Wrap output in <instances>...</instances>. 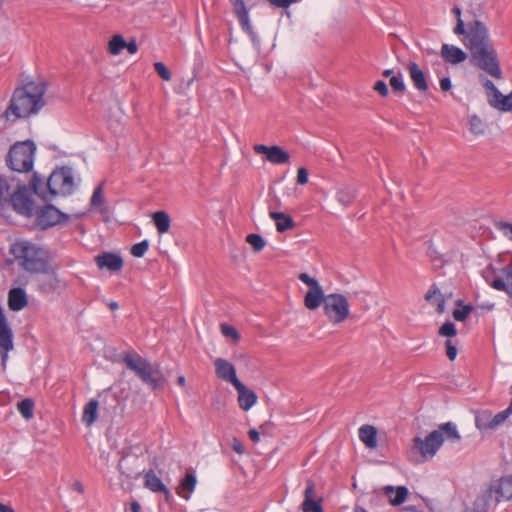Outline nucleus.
<instances>
[{
	"mask_svg": "<svg viewBox=\"0 0 512 512\" xmlns=\"http://www.w3.org/2000/svg\"><path fill=\"white\" fill-rule=\"evenodd\" d=\"M47 86L45 82H28L16 88L4 111V117L8 121L28 118L37 114L45 105L44 95Z\"/></svg>",
	"mask_w": 512,
	"mask_h": 512,
	"instance_id": "nucleus-1",
	"label": "nucleus"
},
{
	"mask_svg": "<svg viewBox=\"0 0 512 512\" xmlns=\"http://www.w3.org/2000/svg\"><path fill=\"white\" fill-rule=\"evenodd\" d=\"M13 252L26 272L32 274H49L51 272L49 253L44 248L29 242H21L15 245Z\"/></svg>",
	"mask_w": 512,
	"mask_h": 512,
	"instance_id": "nucleus-2",
	"label": "nucleus"
},
{
	"mask_svg": "<svg viewBox=\"0 0 512 512\" xmlns=\"http://www.w3.org/2000/svg\"><path fill=\"white\" fill-rule=\"evenodd\" d=\"M445 439L452 442H459L461 440L457 426L453 422L440 424L438 429L430 432L424 439L415 437L413 441L414 446L425 459H432Z\"/></svg>",
	"mask_w": 512,
	"mask_h": 512,
	"instance_id": "nucleus-3",
	"label": "nucleus"
},
{
	"mask_svg": "<svg viewBox=\"0 0 512 512\" xmlns=\"http://www.w3.org/2000/svg\"><path fill=\"white\" fill-rule=\"evenodd\" d=\"M123 362L128 369L152 390L160 389L165 384L164 375L158 364H152L148 359L136 353H126Z\"/></svg>",
	"mask_w": 512,
	"mask_h": 512,
	"instance_id": "nucleus-4",
	"label": "nucleus"
},
{
	"mask_svg": "<svg viewBox=\"0 0 512 512\" xmlns=\"http://www.w3.org/2000/svg\"><path fill=\"white\" fill-rule=\"evenodd\" d=\"M471 62L495 79H502L503 73L496 49L492 43L470 51Z\"/></svg>",
	"mask_w": 512,
	"mask_h": 512,
	"instance_id": "nucleus-5",
	"label": "nucleus"
},
{
	"mask_svg": "<svg viewBox=\"0 0 512 512\" xmlns=\"http://www.w3.org/2000/svg\"><path fill=\"white\" fill-rule=\"evenodd\" d=\"M35 150V144L31 140L14 144L8 153V166L17 172L30 171L33 168Z\"/></svg>",
	"mask_w": 512,
	"mask_h": 512,
	"instance_id": "nucleus-6",
	"label": "nucleus"
},
{
	"mask_svg": "<svg viewBox=\"0 0 512 512\" xmlns=\"http://www.w3.org/2000/svg\"><path fill=\"white\" fill-rule=\"evenodd\" d=\"M323 311L331 323H342L349 316L348 299L340 293L328 294L326 295Z\"/></svg>",
	"mask_w": 512,
	"mask_h": 512,
	"instance_id": "nucleus-7",
	"label": "nucleus"
},
{
	"mask_svg": "<svg viewBox=\"0 0 512 512\" xmlns=\"http://www.w3.org/2000/svg\"><path fill=\"white\" fill-rule=\"evenodd\" d=\"M47 187L51 197L68 195L74 190V179L71 168L63 167L51 173L47 179Z\"/></svg>",
	"mask_w": 512,
	"mask_h": 512,
	"instance_id": "nucleus-8",
	"label": "nucleus"
},
{
	"mask_svg": "<svg viewBox=\"0 0 512 512\" xmlns=\"http://www.w3.org/2000/svg\"><path fill=\"white\" fill-rule=\"evenodd\" d=\"M462 42L469 51L485 46L491 43L489 30L486 25L479 20L470 21L468 22L466 37H463Z\"/></svg>",
	"mask_w": 512,
	"mask_h": 512,
	"instance_id": "nucleus-9",
	"label": "nucleus"
},
{
	"mask_svg": "<svg viewBox=\"0 0 512 512\" xmlns=\"http://www.w3.org/2000/svg\"><path fill=\"white\" fill-rule=\"evenodd\" d=\"M35 225L41 230H46L55 225L69 220V216L55 206L47 204L34 212Z\"/></svg>",
	"mask_w": 512,
	"mask_h": 512,
	"instance_id": "nucleus-10",
	"label": "nucleus"
},
{
	"mask_svg": "<svg viewBox=\"0 0 512 512\" xmlns=\"http://www.w3.org/2000/svg\"><path fill=\"white\" fill-rule=\"evenodd\" d=\"M298 278L309 286V290L304 297L305 307L309 310H316L321 305L324 306L326 295L318 281L307 273H301Z\"/></svg>",
	"mask_w": 512,
	"mask_h": 512,
	"instance_id": "nucleus-11",
	"label": "nucleus"
},
{
	"mask_svg": "<svg viewBox=\"0 0 512 512\" xmlns=\"http://www.w3.org/2000/svg\"><path fill=\"white\" fill-rule=\"evenodd\" d=\"M9 206H12L14 211L25 217L30 218L34 215V201L26 188H19L11 193Z\"/></svg>",
	"mask_w": 512,
	"mask_h": 512,
	"instance_id": "nucleus-12",
	"label": "nucleus"
},
{
	"mask_svg": "<svg viewBox=\"0 0 512 512\" xmlns=\"http://www.w3.org/2000/svg\"><path fill=\"white\" fill-rule=\"evenodd\" d=\"M13 333L9 327L3 308L0 306V355L3 368L8 360V353L13 350Z\"/></svg>",
	"mask_w": 512,
	"mask_h": 512,
	"instance_id": "nucleus-13",
	"label": "nucleus"
},
{
	"mask_svg": "<svg viewBox=\"0 0 512 512\" xmlns=\"http://www.w3.org/2000/svg\"><path fill=\"white\" fill-rule=\"evenodd\" d=\"M253 150L256 154L265 155V159L276 165L284 164L289 162V154L280 146H266L264 144H256L253 147Z\"/></svg>",
	"mask_w": 512,
	"mask_h": 512,
	"instance_id": "nucleus-14",
	"label": "nucleus"
},
{
	"mask_svg": "<svg viewBox=\"0 0 512 512\" xmlns=\"http://www.w3.org/2000/svg\"><path fill=\"white\" fill-rule=\"evenodd\" d=\"M216 376L233 386H236L241 381L237 378L235 366L223 358H217L214 361Z\"/></svg>",
	"mask_w": 512,
	"mask_h": 512,
	"instance_id": "nucleus-15",
	"label": "nucleus"
},
{
	"mask_svg": "<svg viewBox=\"0 0 512 512\" xmlns=\"http://www.w3.org/2000/svg\"><path fill=\"white\" fill-rule=\"evenodd\" d=\"M407 70L414 88L420 93L428 92L429 85L427 76L420 66L416 62L411 61L407 64Z\"/></svg>",
	"mask_w": 512,
	"mask_h": 512,
	"instance_id": "nucleus-16",
	"label": "nucleus"
},
{
	"mask_svg": "<svg viewBox=\"0 0 512 512\" xmlns=\"http://www.w3.org/2000/svg\"><path fill=\"white\" fill-rule=\"evenodd\" d=\"M231 3L233 6L234 14L237 17L242 30L249 36L254 37L255 33L250 24L249 11L244 0H231Z\"/></svg>",
	"mask_w": 512,
	"mask_h": 512,
	"instance_id": "nucleus-17",
	"label": "nucleus"
},
{
	"mask_svg": "<svg viewBox=\"0 0 512 512\" xmlns=\"http://www.w3.org/2000/svg\"><path fill=\"white\" fill-rule=\"evenodd\" d=\"M95 262L100 269H107L111 272L120 271L123 267L121 256L111 252H104L96 256Z\"/></svg>",
	"mask_w": 512,
	"mask_h": 512,
	"instance_id": "nucleus-18",
	"label": "nucleus"
},
{
	"mask_svg": "<svg viewBox=\"0 0 512 512\" xmlns=\"http://www.w3.org/2000/svg\"><path fill=\"white\" fill-rule=\"evenodd\" d=\"M234 388L238 392V403L242 410L248 411L257 402V395L254 391L248 389L242 382L238 383Z\"/></svg>",
	"mask_w": 512,
	"mask_h": 512,
	"instance_id": "nucleus-19",
	"label": "nucleus"
},
{
	"mask_svg": "<svg viewBox=\"0 0 512 512\" xmlns=\"http://www.w3.org/2000/svg\"><path fill=\"white\" fill-rule=\"evenodd\" d=\"M502 277H496L490 282V286L498 291L506 292L512 298V265L502 270Z\"/></svg>",
	"mask_w": 512,
	"mask_h": 512,
	"instance_id": "nucleus-20",
	"label": "nucleus"
},
{
	"mask_svg": "<svg viewBox=\"0 0 512 512\" xmlns=\"http://www.w3.org/2000/svg\"><path fill=\"white\" fill-rule=\"evenodd\" d=\"M441 56L447 63L450 64H459L467 59L466 52H464L461 48L450 44L442 45Z\"/></svg>",
	"mask_w": 512,
	"mask_h": 512,
	"instance_id": "nucleus-21",
	"label": "nucleus"
},
{
	"mask_svg": "<svg viewBox=\"0 0 512 512\" xmlns=\"http://www.w3.org/2000/svg\"><path fill=\"white\" fill-rule=\"evenodd\" d=\"M144 486L152 492L163 493L168 499L171 496L169 489L163 484L161 479L155 474L154 470L150 469L144 475Z\"/></svg>",
	"mask_w": 512,
	"mask_h": 512,
	"instance_id": "nucleus-22",
	"label": "nucleus"
},
{
	"mask_svg": "<svg viewBox=\"0 0 512 512\" xmlns=\"http://www.w3.org/2000/svg\"><path fill=\"white\" fill-rule=\"evenodd\" d=\"M383 493L385 496L388 497L389 503L392 506H399L405 502L409 494V491L408 488L405 486H398L395 489L393 486L387 485L383 487Z\"/></svg>",
	"mask_w": 512,
	"mask_h": 512,
	"instance_id": "nucleus-23",
	"label": "nucleus"
},
{
	"mask_svg": "<svg viewBox=\"0 0 512 512\" xmlns=\"http://www.w3.org/2000/svg\"><path fill=\"white\" fill-rule=\"evenodd\" d=\"M28 304L27 294L23 288H12L8 293V306L12 311H20Z\"/></svg>",
	"mask_w": 512,
	"mask_h": 512,
	"instance_id": "nucleus-24",
	"label": "nucleus"
},
{
	"mask_svg": "<svg viewBox=\"0 0 512 512\" xmlns=\"http://www.w3.org/2000/svg\"><path fill=\"white\" fill-rule=\"evenodd\" d=\"M196 484V475L193 472H187L181 480L176 492L181 498L189 500L191 498V494L195 490Z\"/></svg>",
	"mask_w": 512,
	"mask_h": 512,
	"instance_id": "nucleus-25",
	"label": "nucleus"
},
{
	"mask_svg": "<svg viewBox=\"0 0 512 512\" xmlns=\"http://www.w3.org/2000/svg\"><path fill=\"white\" fill-rule=\"evenodd\" d=\"M494 491L498 495L496 497L498 502L502 499L512 500V474L510 476L502 477L494 486Z\"/></svg>",
	"mask_w": 512,
	"mask_h": 512,
	"instance_id": "nucleus-26",
	"label": "nucleus"
},
{
	"mask_svg": "<svg viewBox=\"0 0 512 512\" xmlns=\"http://www.w3.org/2000/svg\"><path fill=\"white\" fill-rule=\"evenodd\" d=\"M269 216L275 221L276 230L280 233L291 230L295 227V222L292 217L285 213L270 211Z\"/></svg>",
	"mask_w": 512,
	"mask_h": 512,
	"instance_id": "nucleus-27",
	"label": "nucleus"
},
{
	"mask_svg": "<svg viewBox=\"0 0 512 512\" xmlns=\"http://www.w3.org/2000/svg\"><path fill=\"white\" fill-rule=\"evenodd\" d=\"M359 438L370 449L377 446V430L374 426L363 425L359 428Z\"/></svg>",
	"mask_w": 512,
	"mask_h": 512,
	"instance_id": "nucleus-28",
	"label": "nucleus"
},
{
	"mask_svg": "<svg viewBox=\"0 0 512 512\" xmlns=\"http://www.w3.org/2000/svg\"><path fill=\"white\" fill-rule=\"evenodd\" d=\"M425 300L434 303L437 307L438 313H443L445 310V299L440 289L434 284L425 294Z\"/></svg>",
	"mask_w": 512,
	"mask_h": 512,
	"instance_id": "nucleus-29",
	"label": "nucleus"
},
{
	"mask_svg": "<svg viewBox=\"0 0 512 512\" xmlns=\"http://www.w3.org/2000/svg\"><path fill=\"white\" fill-rule=\"evenodd\" d=\"M99 403L96 399H91L83 409L82 422L90 427L97 420V411Z\"/></svg>",
	"mask_w": 512,
	"mask_h": 512,
	"instance_id": "nucleus-30",
	"label": "nucleus"
},
{
	"mask_svg": "<svg viewBox=\"0 0 512 512\" xmlns=\"http://www.w3.org/2000/svg\"><path fill=\"white\" fill-rule=\"evenodd\" d=\"M31 186L36 195L41 197L44 200H48L52 198L49 194L48 187H47V180L40 177L36 173L33 175L31 179Z\"/></svg>",
	"mask_w": 512,
	"mask_h": 512,
	"instance_id": "nucleus-31",
	"label": "nucleus"
},
{
	"mask_svg": "<svg viewBox=\"0 0 512 512\" xmlns=\"http://www.w3.org/2000/svg\"><path fill=\"white\" fill-rule=\"evenodd\" d=\"M489 104L503 112H511L512 111V91L508 95H503L499 98L494 97L488 99Z\"/></svg>",
	"mask_w": 512,
	"mask_h": 512,
	"instance_id": "nucleus-32",
	"label": "nucleus"
},
{
	"mask_svg": "<svg viewBox=\"0 0 512 512\" xmlns=\"http://www.w3.org/2000/svg\"><path fill=\"white\" fill-rule=\"evenodd\" d=\"M475 425L480 431L493 430L492 412L490 410L478 411L475 415Z\"/></svg>",
	"mask_w": 512,
	"mask_h": 512,
	"instance_id": "nucleus-33",
	"label": "nucleus"
},
{
	"mask_svg": "<svg viewBox=\"0 0 512 512\" xmlns=\"http://www.w3.org/2000/svg\"><path fill=\"white\" fill-rule=\"evenodd\" d=\"M61 284V280L57 277L56 273L51 269L49 276L43 279L39 285L40 291L44 293L55 292Z\"/></svg>",
	"mask_w": 512,
	"mask_h": 512,
	"instance_id": "nucleus-34",
	"label": "nucleus"
},
{
	"mask_svg": "<svg viewBox=\"0 0 512 512\" xmlns=\"http://www.w3.org/2000/svg\"><path fill=\"white\" fill-rule=\"evenodd\" d=\"M153 222L160 234L166 233L170 228V217L165 211H157L153 214Z\"/></svg>",
	"mask_w": 512,
	"mask_h": 512,
	"instance_id": "nucleus-35",
	"label": "nucleus"
},
{
	"mask_svg": "<svg viewBox=\"0 0 512 512\" xmlns=\"http://www.w3.org/2000/svg\"><path fill=\"white\" fill-rule=\"evenodd\" d=\"M356 190L353 188L345 187L339 189L336 193L337 201L344 207L350 206L356 198Z\"/></svg>",
	"mask_w": 512,
	"mask_h": 512,
	"instance_id": "nucleus-36",
	"label": "nucleus"
},
{
	"mask_svg": "<svg viewBox=\"0 0 512 512\" xmlns=\"http://www.w3.org/2000/svg\"><path fill=\"white\" fill-rule=\"evenodd\" d=\"M10 195V185L7 179L0 176V212H2L6 207H9Z\"/></svg>",
	"mask_w": 512,
	"mask_h": 512,
	"instance_id": "nucleus-37",
	"label": "nucleus"
},
{
	"mask_svg": "<svg viewBox=\"0 0 512 512\" xmlns=\"http://www.w3.org/2000/svg\"><path fill=\"white\" fill-rule=\"evenodd\" d=\"M389 85L391 86L392 90L399 94L403 95L406 91V85L403 80V75L400 70L398 72L391 76L389 79Z\"/></svg>",
	"mask_w": 512,
	"mask_h": 512,
	"instance_id": "nucleus-38",
	"label": "nucleus"
},
{
	"mask_svg": "<svg viewBox=\"0 0 512 512\" xmlns=\"http://www.w3.org/2000/svg\"><path fill=\"white\" fill-rule=\"evenodd\" d=\"M17 409L26 420H29L33 417L34 402L30 398H25L17 404Z\"/></svg>",
	"mask_w": 512,
	"mask_h": 512,
	"instance_id": "nucleus-39",
	"label": "nucleus"
},
{
	"mask_svg": "<svg viewBox=\"0 0 512 512\" xmlns=\"http://www.w3.org/2000/svg\"><path fill=\"white\" fill-rule=\"evenodd\" d=\"M246 242L249 243L254 252H260L266 246V241L260 234L252 233L247 235Z\"/></svg>",
	"mask_w": 512,
	"mask_h": 512,
	"instance_id": "nucleus-40",
	"label": "nucleus"
},
{
	"mask_svg": "<svg viewBox=\"0 0 512 512\" xmlns=\"http://www.w3.org/2000/svg\"><path fill=\"white\" fill-rule=\"evenodd\" d=\"M126 41L121 35H114L109 41V52L118 55L125 48Z\"/></svg>",
	"mask_w": 512,
	"mask_h": 512,
	"instance_id": "nucleus-41",
	"label": "nucleus"
},
{
	"mask_svg": "<svg viewBox=\"0 0 512 512\" xmlns=\"http://www.w3.org/2000/svg\"><path fill=\"white\" fill-rule=\"evenodd\" d=\"M470 131L475 135H482L485 132V123L477 116L472 115L469 119Z\"/></svg>",
	"mask_w": 512,
	"mask_h": 512,
	"instance_id": "nucleus-42",
	"label": "nucleus"
},
{
	"mask_svg": "<svg viewBox=\"0 0 512 512\" xmlns=\"http://www.w3.org/2000/svg\"><path fill=\"white\" fill-rule=\"evenodd\" d=\"M510 415H512V411L508 407L505 410L497 413L496 415L492 414L493 430L496 429L502 423H504Z\"/></svg>",
	"mask_w": 512,
	"mask_h": 512,
	"instance_id": "nucleus-43",
	"label": "nucleus"
},
{
	"mask_svg": "<svg viewBox=\"0 0 512 512\" xmlns=\"http://www.w3.org/2000/svg\"><path fill=\"white\" fill-rule=\"evenodd\" d=\"M149 248V242L148 240H143L139 243H136L131 248V254L134 257L140 258L144 256V254L147 252Z\"/></svg>",
	"mask_w": 512,
	"mask_h": 512,
	"instance_id": "nucleus-44",
	"label": "nucleus"
},
{
	"mask_svg": "<svg viewBox=\"0 0 512 512\" xmlns=\"http://www.w3.org/2000/svg\"><path fill=\"white\" fill-rule=\"evenodd\" d=\"M438 333L443 337H454L457 334V330L454 323L447 321L439 328Z\"/></svg>",
	"mask_w": 512,
	"mask_h": 512,
	"instance_id": "nucleus-45",
	"label": "nucleus"
},
{
	"mask_svg": "<svg viewBox=\"0 0 512 512\" xmlns=\"http://www.w3.org/2000/svg\"><path fill=\"white\" fill-rule=\"evenodd\" d=\"M473 307L471 305H464L461 309H455L453 311V318L456 321H465L469 314L472 312Z\"/></svg>",
	"mask_w": 512,
	"mask_h": 512,
	"instance_id": "nucleus-46",
	"label": "nucleus"
},
{
	"mask_svg": "<svg viewBox=\"0 0 512 512\" xmlns=\"http://www.w3.org/2000/svg\"><path fill=\"white\" fill-rule=\"evenodd\" d=\"M320 502H321V499L319 501H315V500L303 501L302 511L303 512H323Z\"/></svg>",
	"mask_w": 512,
	"mask_h": 512,
	"instance_id": "nucleus-47",
	"label": "nucleus"
},
{
	"mask_svg": "<svg viewBox=\"0 0 512 512\" xmlns=\"http://www.w3.org/2000/svg\"><path fill=\"white\" fill-rule=\"evenodd\" d=\"M103 202V184L101 183L94 189V192L91 197V205L96 207L103 204Z\"/></svg>",
	"mask_w": 512,
	"mask_h": 512,
	"instance_id": "nucleus-48",
	"label": "nucleus"
},
{
	"mask_svg": "<svg viewBox=\"0 0 512 512\" xmlns=\"http://www.w3.org/2000/svg\"><path fill=\"white\" fill-rule=\"evenodd\" d=\"M154 69L156 73L165 81L171 80V73L168 68L162 62H155Z\"/></svg>",
	"mask_w": 512,
	"mask_h": 512,
	"instance_id": "nucleus-49",
	"label": "nucleus"
},
{
	"mask_svg": "<svg viewBox=\"0 0 512 512\" xmlns=\"http://www.w3.org/2000/svg\"><path fill=\"white\" fill-rule=\"evenodd\" d=\"M483 86L487 91V96L489 99L494 97L499 98L501 96V92L497 89V87L491 80L485 79V81L483 82Z\"/></svg>",
	"mask_w": 512,
	"mask_h": 512,
	"instance_id": "nucleus-50",
	"label": "nucleus"
},
{
	"mask_svg": "<svg viewBox=\"0 0 512 512\" xmlns=\"http://www.w3.org/2000/svg\"><path fill=\"white\" fill-rule=\"evenodd\" d=\"M496 228L509 240L512 241V223L500 221L496 223Z\"/></svg>",
	"mask_w": 512,
	"mask_h": 512,
	"instance_id": "nucleus-51",
	"label": "nucleus"
},
{
	"mask_svg": "<svg viewBox=\"0 0 512 512\" xmlns=\"http://www.w3.org/2000/svg\"><path fill=\"white\" fill-rule=\"evenodd\" d=\"M221 332L224 336L231 337L235 341H238L240 339L238 331L232 326L221 325Z\"/></svg>",
	"mask_w": 512,
	"mask_h": 512,
	"instance_id": "nucleus-52",
	"label": "nucleus"
},
{
	"mask_svg": "<svg viewBox=\"0 0 512 512\" xmlns=\"http://www.w3.org/2000/svg\"><path fill=\"white\" fill-rule=\"evenodd\" d=\"M268 1L274 7L282 8V9H287L292 4L299 3L302 0H268Z\"/></svg>",
	"mask_w": 512,
	"mask_h": 512,
	"instance_id": "nucleus-53",
	"label": "nucleus"
},
{
	"mask_svg": "<svg viewBox=\"0 0 512 512\" xmlns=\"http://www.w3.org/2000/svg\"><path fill=\"white\" fill-rule=\"evenodd\" d=\"M374 91L379 93L382 97H387L389 90L387 84L383 80H377L373 86Z\"/></svg>",
	"mask_w": 512,
	"mask_h": 512,
	"instance_id": "nucleus-54",
	"label": "nucleus"
},
{
	"mask_svg": "<svg viewBox=\"0 0 512 512\" xmlns=\"http://www.w3.org/2000/svg\"><path fill=\"white\" fill-rule=\"evenodd\" d=\"M315 495V484L312 480H308L306 482V488L304 491V501L314 500L313 497Z\"/></svg>",
	"mask_w": 512,
	"mask_h": 512,
	"instance_id": "nucleus-55",
	"label": "nucleus"
},
{
	"mask_svg": "<svg viewBox=\"0 0 512 512\" xmlns=\"http://www.w3.org/2000/svg\"><path fill=\"white\" fill-rule=\"evenodd\" d=\"M467 31H468V23L465 24L464 21L461 18H459L457 20L456 26L453 29V32L456 35H463L464 37H466Z\"/></svg>",
	"mask_w": 512,
	"mask_h": 512,
	"instance_id": "nucleus-56",
	"label": "nucleus"
},
{
	"mask_svg": "<svg viewBox=\"0 0 512 512\" xmlns=\"http://www.w3.org/2000/svg\"><path fill=\"white\" fill-rule=\"evenodd\" d=\"M445 346H446V355H447L448 359L450 361L455 360V358L457 356V348H456V346L453 345L451 340H447L445 342Z\"/></svg>",
	"mask_w": 512,
	"mask_h": 512,
	"instance_id": "nucleus-57",
	"label": "nucleus"
},
{
	"mask_svg": "<svg viewBox=\"0 0 512 512\" xmlns=\"http://www.w3.org/2000/svg\"><path fill=\"white\" fill-rule=\"evenodd\" d=\"M297 184L305 185L308 182V171L306 168L301 167L297 171Z\"/></svg>",
	"mask_w": 512,
	"mask_h": 512,
	"instance_id": "nucleus-58",
	"label": "nucleus"
},
{
	"mask_svg": "<svg viewBox=\"0 0 512 512\" xmlns=\"http://www.w3.org/2000/svg\"><path fill=\"white\" fill-rule=\"evenodd\" d=\"M232 449L234 452L240 455L245 453V447L243 443L237 438H233L232 440Z\"/></svg>",
	"mask_w": 512,
	"mask_h": 512,
	"instance_id": "nucleus-59",
	"label": "nucleus"
},
{
	"mask_svg": "<svg viewBox=\"0 0 512 512\" xmlns=\"http://www.w3.org/2000/svg\"><path fill=\"white\" fill-rule=\"evenodd\" d=\"M273 429V424L270 422H265L261 424L258 428L260 434L262 435H270Z\"/></svg>",
	"mask_w": 512,
	"mask_h": 512,
	"instance_id": "nucleus-60",
	"label": "nucleus"
},
{
	"mask_svg": "<svg viewBox=\"0 0 512 512\" xmlns=\"http://www.w3.org/2000/svg\"><path fill=\"white\" fill-rule=\"evenodd\" d=\"M439 84H440V89L443 91V92H447L451 89L452 87V83H451V80L449 77H443L440 79L439 81Z\"/></svg>",
	"mask_w": 512,
	"mask_h": 512,
	"instance_id": "nucleus-61",
	"label": "nucleus"
},
{
	"mask_svg": "<svg viewBox=\"0 0 512 512\" xmlns=\"http://www.w3.org/2000/svg\"><path fill=\"white\" fill-rule=\"evenodd\" d=\"M248 436H249V438L251 439V441H253V442H255V443H256V442H258V441L260 440V432H259V430H258V429H255V428L250 429V430L248 431Z\"/></svg>",
	"mask_w": 512,
	"mask_h": 512,
	"instance_id": "nucleus-62",
	"label": "nucleus"
},
{
	"mask_svg": "<svg viewBox=\"0 0 512 512\" xmlns=\"http://www.w3.org/2000/svg\"><path fill=\"white\" fill-rule=\"evenodd\" d=\"M125 48L130 54H135L138 50V46L135 40H132L130 42H126Z\"/></svg>",
	"mask_w": 512,
	"mask_h": 512,
	"instance_id": "nucleus-63",
	"label": "nucleus"
},
{
	"mask_svg": "<svg viewBox=\"0 0 512 512\" xmlns=\"http://www.w3.org/2000/svg\"><path fill=\"white\" fill-rule=\"evenodd\" d=\"M131 511L132 512H142L141 506L137 501H133L131 503Z\"/></svg>",
	"mask_w": 512,
	"mask_h": 512,
	"instance_id": "nucleus-64",
	"label": "nucleus"
}]
</instances>
